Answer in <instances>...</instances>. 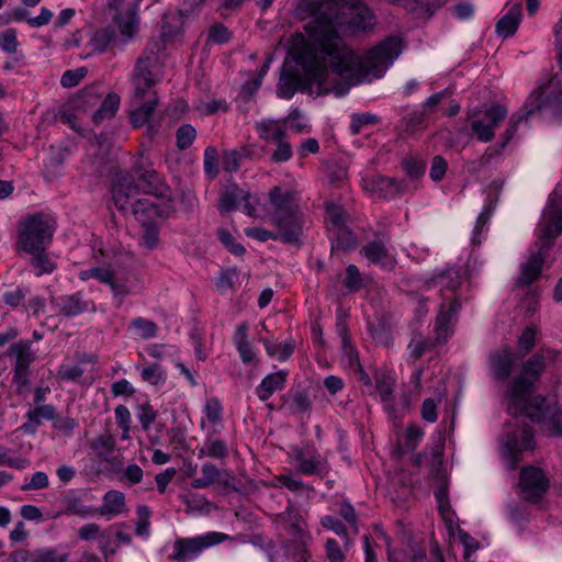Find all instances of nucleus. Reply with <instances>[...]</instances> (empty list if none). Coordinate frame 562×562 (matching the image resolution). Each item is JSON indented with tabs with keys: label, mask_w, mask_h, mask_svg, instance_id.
I'll list each match as a JSON object with an SVG mask.
<instances>
[{
	"label": "nucleus",
	"mask_w": 562,
	"mask_h": 562,
	"mask_svg": "<svg viewBox=\"0 0 562 562\" xmlns=\"http://www.w3.org/2000/svg\"><path fill=\"white\" fill-rule=\"evenodd\" d=\"M401 50V40L387 37L359 58L342 43L334 27L327 24L312 34L310 41L303 43L295 57L304 76L292 71L283 72L277 93L283 99H291L299 90L316 95L334 92L341 97L347 93L348 88L341 85L334 87L327 82L328 65L333 72L340 76H349L356 69H361L366 76L380 78L398 57Z\"/></svg>",
	"instance_id": "nucleus-1"
},
{
	"label": "nucleus",
	"mask_w": 562,
	"mask_h": 562,
	"mask_svg": "<svg viewBox=\"0 0 562 562\" xmlns=\"http://www.w3.org/2000/svg\"><path fill=\"white\" fill-rule=\"evenodd\" d=\"M516 419V429L509 431L502 441V454L505 463L512 470L516 469L524 451L535 448L532 429L524 422L522 417L532 423L542 424L543 431L549 436H562V409L551 405L542 396H535L529 405L512 415Z\"/></svg>",
	"instance_id": "nucleus-2"
},
{
	"label": "nucleus",
	"mask_w": 562,
	"mask_h": 562,
	"mask_svg": "<svg viewBox=\"0 0 562 562\" xmlns=\"http://www.w3.org/2000/svg\"><path fill=\"white\" fill-rule=\"evenodd\" d=\"M530 102L526 104V113H515L512 115L508 127L506 128L503 140L495 147H490L480 158L481 165L490 162L493 156L499 155L505 146L514 137L518 125L527 119L528 115L539 111L542 114L558 116L562 113V87L558 76L552 77L549 82L540 87L537 92L530 97Z\"/></svg>",
	"instance_id": "nucleus-3"
},
{
	"label": "nucleus",
	"mask_w": 562,
	"mask_h": 562,
	"mask_svg": "<svg viewBox=\"0 0 562 562\" xmlns=\"http://www.w3.org/2000/svg\"><path fill=\"white\" fill-rule=\"evenodd\" d=\"M560 358V351L551 348H542L530 356L520 368L519 373L513 380L507 391V409L510 415H516L525 406L529 405L535 396H531L537 382L542 376L547 364L555 363Z\"/></svg>",
	"instance_id": "nucleus-4"
},
{
	"label": "nucleus",
	"mask_w": 562,
	"mask_h": 562,
	"mask_svg": "<svg viewBox=\"0 0 562 562\" xmlns=\"http://www.w3.org/2000/svg\"><path fill=\"white\" fill-rule=\"evenodd\" d=\"M270 218L277 228L279 241L288 245L301 243L305 221L294 194L280 187L269 192Z\"/></svg>",
	"instance_id": "nucleus-5"
},
{
	"label": "nucleus",
	"mask_w": 562,
	"mask_h": 562,
	"mask_svg": "<svg viewBox=\"0 0 562 562\" xmlns=\"http://www.w3.org/2000/svg\"><path fill=\"white\" fill-rule=\"evenodd\" d=\"M164 49L165 43L162 40L151 38L136 59L131 80L134 87V95L139 101L146 99L148 93L156 92L154 87L162 79L165 69Z\"/></svg>",
	"instance_id": "nucleus-6"
},
{
	"label": "nucleus",
	"mask_w": 562,
	"mask_h": 562,
	"mask_svg": "<svg viewBox=\"0 0 562 562\" xmlns=\"http://www.w3.org/2000/svg\"><path fill=\"white\" fill-rule=\"evenodd\" d=\"M461 284V271L451 267L434 273L429 285L438 286L442 296V303L436 317L435 331L438 341H446L452 334V324L460 308L459 300L452 296H446L443 291H454Z\"/></svg>",
	"instance_id": "nucleus-7"
},
{
	"label": "nucleus",
	"mask_w": 562,
	"mask_h": 562,
	"mask_svg": "<svg viewBox=\"0 0 562 562\" xmlns=\"http://www.w3.org/2000/svg\"><path fill=\"white\" fill-rule=\"evenodd\" d=\"M138 180L140 184L135 183L133 176L123 175L117 177L112 188V199L119 211H125L130 199L139 192L158 198L164 196L167 191L166 186L160 181L154 169L138 171Z\"/></svg>",
	"instance_id": "nucleus-8"
},
{
	"label": "nucleus",
	"mask_w": 562,
	"mask_h": 562,
	"mask_svg": "<svg viewBox=\"0 0 562 562\" xmlns=\"http://www.w3.org/2000/svg\"><path fill=\"white\" fill-rule=\"evenodd\" d=\"M55 229L56 223L52 216L43 213L29 215L19 224L18 248L24 252L46 249Z\"/></svg>",
	"instance_id": "nucleus-9"
},
{
	"label": "nucleus",
	"mask_w": 562,
	"mask_h": 562,
	"mask_svg": "<svg viewBox=\"0 0 562 562\" xmlns=\"http://www.w3.org/2000/svg\"><path fill=\"white\" fill-rule=\"evenodd\" d=\"M7 356L13 360L12 383L15 386V392L18 395H24L31 386V364L37 358L36 352L32 349V341L20 339L12 342Z\"/></svg>",
	"instance_id": "nucleus-10"
},
{
	"label": "nucleus",
	"mask_w": 562,
	"mask_h": 562,
	"mask_svg": "<svg viewBox=\"0 0 562 562\" xmlns=\"http://www.w3.org/2000/svg\"><path fill=\"white\" fill-rule=\"evenodd\" d=\"M226 539L221 532H207L192 538H180L173 543V552L170 559L176 562H191L205 549L218 544Z\"/></svg>",
	"instance_id": "nucleus-11"
},
{
	"label": "nucleus",
	"mask_w": 562,
	"mask_h": 562,
	"mask_svg": "<svg viewBox=\"0 0 562 562\" xmlns=\"http://www.w3.org/2000/svg\"><path fill=\"white\" fill-rule=\"evenodd\" d=\"M375 390L380 396L384 409L389 416L393 419H400L403 413L409 407V398L403 394L398 400L395 398L394 387L395 378L390 373L381 372L374 378Z\"/></svg>",
	"instance_id": "nucleus-12"
},
{
	"label": "nucleus",
	"mask_w": 562,
	"mask_h": 562,
	"mask_svg": "<svg viewBox=\"0 0 562 562\" xmlns=\"http://www.w3.org/2000/svg\"><path fill=\"white\" fill-rule=\"evenodd\" d=\"M290 458L302 475H317L323 479L329 473L327 460L314 448L294 447Z\"/></svg>",
	"instance_id": "nucleus-13"
},
{
	"label": "nucleus",
	"mask_w": 562,
	"mask_h": 562,
	"mask_svg": "<svg viewBox=\"0 0 562 562\" xmlns=\"http://www.w3.org/2000/svg\"><path fill=\"white\" fill-rule=\"evenodd\" d=\"M507 116V109L501 104H493L474 117L471 128L481 142H490L494 137V131L499 127Z\"/></svg>",
	"instance_id": "nucleus-14"
},
{
	"label": "nucleus",
	"mask_w": 562,
	"mask_h": 562,
	"mask_svg": "<svg viewBox=\"0 0 562 562\" xmlns=\"http://www.w3.org/2000/svg\"><path fill=\"white\" fill-rule=\"evenodd\" d=\"M519 486L522 497L528 502H538L547 493L549 479L544 472L536 467L522 468L519 475Z\"/></svg>",
	"instance_id": "nucleus-15"
},
{
	"label": "nucleus",
	"mask_w": 562,
	"mask_h": 562,
	"mask_svg": "<svg viewBox=\"0 0 562 562\" xmlns=\"http://www.w3.org/2000/svg\"><path fill=\"white\" fill-rule=\"evenodd\" d=\"M362 188L370 195L382 199H393L403 191L401 181L373 172L362 177Z\"/></svg>",
	"instance_id": "nucleus-16"
},
{
	"label": "nucleus",
	"mask_w": 562,
	"mask_h": 562,
	"mask_svg": "<svg viewBox=\"0 0 562 562\" xmlns=\"http://www.w3.org/2000/svg\"><path fill=\"white\" fill-rule=\"evenodd\" d=\"M360 255L368 260L370 265L378 266L384 270H393L396 265V258L391 252L390 247L383 239H374L362 246Z\"/></svg>",
	"instance_id": "nucleus-17"
},
{
	"label": "nucleus",
	"mask_w": 562,
	"mask_h": 562,
	"mask_svg": "<svg viewBox=\"0 0 562 562\" xmlns=\"http://www.w3.org/2000/svg\"><path fill=\"white\" fill-rule=\"evenodd\" d=\"M547 222L540 229L542 247L549 248L553 240L562 234V209H558L555 194L550 196V203L546 211Z\"/></svg>",
	"instance_id": "nucleus-18"
},
{
	"label": "nucleus",
	"mask_w": 562,
	"mask_h": 562,
	"mask_svg": "<svg viewBox=\"0 0 562 562\" xmlns=\"http://www.w3.org/2000/svg\"><path fill=\"white\" fill-rule=\"evenodd\" d=\"M95 514L108 520L127 512L125 495L121 491L110 490L102 497L100 507H94Z\"/></svg>",
	"instance_id": "nucleus-19"
},
{
	"label": "nucleus",
	"mask_w": 562,
	"mask_h": 562,
	"mask_svg": "<svg viewBox=\"0 0 562 562\" xmlns=\"http://www.w3.org/2000/svg\"><path fill=\"white\" fill-rule=\"evenodd\" d=\"M132 212L140 224H146L165 216L166 207L151 198H140L132 205Z\"/></svg>",
	"instance_id": "nucleus-20"
},
{
	"label": "nucleus",
	"mask_w": 562,
	"mask_h": 562,
	"mask_svg": "<svg viewBox=\"0 0 562 562\" xmlns=\"http://www.w3.org/2000/svg\"><path fill=\"white\" fill-rule=\"evenodd\" d=\"M515 361V355L509 348L492 353L490 366L493 376L499 381L507 380L513 371Z\"/></svg>",
	"instance_id": "nucleus-21"
},
{
	"label": "nucleus",
	"mask_w": 562,
	"mask_h": 562,
	"mask_svg": "<svg viewBox=\"0 0 562 562\" xmlns=\"http://www.w3.org/2000/svg\"><path fill=\"white\" fill-rule=\"evenodd\" d=\"M286 378L288 372L284 370L267 374L256 387V395L262 402L268 401L273 393L284 389Z\"/></svg>",
	"instance_id": "nucleus-22"
},
{
	"label": "nucleus",
	"mask_w": 562,
	"mask_h": 562,
	"mask_svg": "<svg viewBox=\"0 0 562 562\" xmlns=\"http://www.w3.org/2000/svg\"><path fill=\"white\" fill-rule=\"evenodd\" d=\"M507 5H510L507 13L496 24V33L504 38L516 33L521 20V4L519 2L510 4V1H508Z\"/></svg>",
	"instance_id": "nucleus-23"
},
{
	"label": "nucleus",
	"mask_w": 562,
	"mask_h": 562,
	"mask_svg": "<svg viewBox=\"0 0 562 562\" xmlns=\"http://www.w3.org/2000/svg\"><path fill=\"white\" fill-rule=\"evenodd\" d=\"M348 4L350 15L348 25L353 32L366 31L374 24L373 14L366 4L362 2Z\"/></svg>",
	"instance_id": "nucleus-24"
},
{
	"label": "nucleus",
	"mask_w": 562,
	"mask_h": 562,
	"mask_svg": "<svg viewBox=\"0 0 562 562\" xmlns=\"http://www.w3.org/2000/svg\"><path fill=\"white\" fill-rule=\"evenodd\" d=\"M283 398V405L291 415L304 416L310 415L312 411V401L308 393L304 390H291Z\"/></svg>",
	"instance_id": "nucleus-25"
},
{
	"label": "nucleus",
	"mask_w": 562,
	"mask_h": 562,
	"mask_svg": "<svg viewBox=\"0 0 562 562\" xmlns=\"http://www.w3.org/2000/svg\"><path fill=\"white\" fill-rule=\"evenodd\" d=\"M148 99L145 100L131 112V122L134 127H140L149 122L158 104V97L156 92L148 93Z\"/></svg>",
	"instance_id": "nucleus-26"
},
{
	"label": "nucleus",
	"mask_w": 562,
	"mask_h": 562,
	"mask_svg": "<svg viewBox=\"0 0 562 562\" xmlns=\"http://www.w3.org/2000/svg\"><path fill=\"white\" fill-rule=\"evenodd\" d=\"M256 131L259 137L267 144L280 140L288 135L283 124L276 120H263L257 123Z\"/></svg>",
	"instance_id": "nucleus-27"
},
{
	"label": "nucleus",
	"mask_w": 562,
	"mask_h": 562,
	"mask_svg": "<svg viewBox=\"0 0 562 562\" xmlns=\"http://www.w3.org/2000/svg\"><path fill=\"white\" fill-rule=\"evenodd\" d=\"M58 311L65 316H76L88 310L89 303L82 299L81 293H74L58 299Z\"/></svg>",
	"instance_id": "nucleus-28"
},
{
	"label": "nucleus",
	"mask_w": 562,
	"mask_h": 562,
	"mask_svg": "<svg viewBox=\"0 0 562 562\" xmlns=\"http://www.w3.org/2000/svg\"><path fill=\"white\" fill-rule=\"evenodd\" d=\"M248 325L241 323L237 326L234 333V344L244 363H251L256 356L248 341Z\"/></svg>",
	"instance_id": "nucleus-29"
},
{
	"label": "nucleus",
	"mask_w": 562,
	"mask_h": 562,
	"mask_svg": "<svg viewBox=\"0 0 562 562\" xmlns=\"http://www.w3.org/2000/svg\"><path fill=\"white\" fill-rule=\"evenodd\" d=\"M121 34L125 37V42L130 41L138 32L137 11H117L114 16Z\"/></svg>",
	"instance_id": "nucleus-30"
},
{
	"label": "nucleus",
	"mask_w": 562,
	"mask_h": 562,
	"mask_svg": "<svg viewBox=\"0 0 562 562\" xmlns=\"http://www.w3.org/2000/svg\"><path fill=\"white\" fill-rule=\"evenodd\" d=\"M543 255L541 251L532 254L526 263L522 265L519 282L528 285L537 280L541 272Z\"/></svg>",
	"instance_id": "nucleus-31"
},
{
	"label": "nucleus",
	"mask_w": 562,
	"mask_h": 562,
	"mask_svg": "<svg viewBox=\"0 0 562 562\" xmlns=\"http://www.w3.org/2000/svg\"><path fill=\"white\" fill-rule=\"evenodd\" d=\"M63 504L65 506V515H76L80 517L95 515L94 507L85 505L81 498L72 492L64 496Z\"/></svg>",
	"instance_id": "nucleus-32"
},
{
	"label": "nucleus",
	"mask_w": 562,
	"mask_h": 562,
	"mask_svg": "<svg viewBox=\"0 0 562 562\" xmlns=\"http://www.w3.org/2000/svg\"><path fill=\"white\" fill-rule=\"evenodd\" d=\"M120 106V97L116 93H109L102 101L100 108L94 112L92 119L95 124L115 116Z\"/></svg>",
	"instance_id": "nucleus-33"
},
{
	"label": "nucleus",
	"mask_w": 562,
	"mask_h": 562,
	"mask_svg": "<svg viewBox=\"0 0 562 562\" xmlns=\"http://www.w3.org/2000/svg\"><path fill=\"white\" fill-rule=\"evenodd\" d=\"M130 330L139 339H150L157 336L158 326L155 322L144 317H136L130 324Z\"/></svg>",
	"instance_id": "nucleus-34"
},
{
	"label": "nucleus",
	"mask_w": 562,
	"mask_h": 562,
	"mask_svg": "<svg viewBox=\"0 0 562 562\" xmlns=\"http://www.w3.org/2000/svg\"><path fill=\"white\" fill-rule=\"evenodd\" d=\"M27 254L31 255V265L37 277L52 273L56 269V263L49 258L46 249Z\"/></svg>",
	"instance_id": "nucleus-35"
},
{
	"label": "nucleus",
	"mask_w": 562,
	"mask_h": 562,
	"mask_svg": "<svg viewBox=\"0 0 562 562\" xmlns=\"http://www.w3.org/2000/svg\"><path fill=\"white\" fill-rule=\"evenodd\" d=\"M26 418L30 424H25L23 427L29 429L30 426H40L43 419L54 420L55 419V407L53 405L44 404L36 405L34 408L26 413Z\"/></svg>",
	"instance_id": "nucleus-36"
},
{
	"label": "nucleus",
	"mask_w": 562,
	"mask_h": 562,
	"mask_svg": "<svg viewBox=\"0 0 562 562\" xmlns=\"http://www.w3.org/2000/svg\"><path fill=\"white\" fill-rule=\"evenodd\" d=\"M202 476L191 482L193 488H206L220 480V470L213 463L206 462L201 468Z\"/></svg>",
	"instance_id": "nucleus-37"
},
{
	"label": "nucleus",
	"mask_w": 562,
	"mask_h": 562,
	"mask_svg": "<svg viewBox=\"0 0 562 562\" xmlns=\"http://www.w3.org/2000/svg\"><path fill=\"white\" fill-rule=\"evenodd\" d=\"M115 40V31L111 27H104L97 30L91 40L90 44L94 52L103 53Z\"/></svg>",
	"instance_id": "nucleus-38"
},
{
	"label": "nucleus",
	"mask_w": 562,
	"mask_h": 562,
	"mask_svg": "<svg viewBox=\"0 0 562 562\" xmlns=\"http://www.w3.org/2000/svg\"><path fill=\"white\" fill-rule=\"evenodd\" d=\"M247 193L244 191L233 188L222 193L218 202V210L222 213H229L237 207V203L240 199H246Z\"/></svg>",
	"instance_id": "nucleus-39"
},
{
	"label": "nucleus",
	"mask_w": 562,
	"mask_h": 562,
	"mask_svg": "<svg viewBox=\"0 0 562 562\" xmlns=\"http://www.w3.org/2000/svg\"><path fill=\"white\" fill-rule=\"evenodd\" d=\"M329 235L337 249L349 250L357 244L356 236L346 226L330 232Z\"/></svg>",
	"instance_id": "nucleus-40"
},
{
	"label": "nucleus",
	"mask_w": 562,
	"mask_h": 562,
	"mask_svg": "<svg viewBox=\"0 0 562 562\" xmlns=\"http://www.w3.org/2000/svg\"><path fill=\"white\" fill-rule=\"evenodd\" d=\"M90 448L99 458L106 459L115 448V439L110 434L100 435L90 442Z\"/></svg>",
	"instance_id": "nucleus-41"
},
{
	"label": "nucleus",
	"mask_w": 562,
	"mask_h": 562,
	"mask_svg": "<svg viewBox=\"0 0 562 562\" xmlns=\"http://www.w3.org/2000/svg\"><path fill=\"white\" fill-rule=\"evenodd\" d=\"M143 381L154 385L161 386L166 382L165 371L158 363H151L143 367L139 371Z\"/></svg>",
	"instance_id": "nucleus-42"
},
{
	"label": "nucleus",
	"mask_w": 562,
	"mask_h": 562,
	"mask_svg": "<svg viewBox=\"0 0 562 562\" xmlns=\"http://www.w3.org/2000/svg\"><path fill=\"white\" fill-rule=\"evenodd\" d=\"M376 537L384 541L389 562H407L408 555L406 551L392 548L390 536L380 527H375Z\"/></svg>",
	"instance_id": "nucleus-43"
},
{
	"label": "nucleus",
	"mask_w": 562,
	"mask_h": 562,
	"mask_svg": "<svg viewBox=\"0 0 562 562\" xmlns=\"http://www.w3.org/2000/svg\"><path fill=\"white\" fill-rule=\"evenodd\" d=\"M67 552L58 553L56 549L43 548L32 552L31 562H67Z\"/></svg>",
	"instance_id": "nucleus-44"
},
{
	"label": "nucleus",
	"mask_w": 562,
	"mask_h": 562,
	"mask_svg": "<svg viewBox=\"0 0 562 562\" xmlns=\"http://www.w3.org/2000/svg\"><path fill=\"white\" fill-rule=\"evenodd\" d=\"M493 207L491 204L484 205L483 210L479 214L472 234V244L481 245V234L486 229L487 223L492 216Z\"/></svg>",
	"instance_id": "nucleus-45"
},
{
	"label": "nucleus",
	"mask_w": 562,
	"mask_h": 562,
	"mask_svg": "<svg viewBox=\"0 0 562 562\" xmlns=\"http://www.w3.org/2000/svg\"><path fill=\"white\" fill-rule=\"evenodd\" d=\"M196 138V130L191 124H182L176 132V145L178 149H188Z\"/></svg>",
	"instance_id": "nucleus-46"
},
{
	"label": "nucleus",
	"mask_w": 562,
	"mask_h": 562,
	"mask_svg": "<svg viewBox=\"0 0 562 562\" xmlns=\"http://www.w3.org/2000/svg\"><path fill=\"white\" fill-rule=\"evenodd\" d=\"M379 122L380 119L372 113H355L351 115L349 128L352 135H358L364 126L374 125Z\"/></svg>",
	"instance_id": "nucleus-47"
},
{
	"label": "nucleus",
	"mask_w": 562,
	"mask_h": 562,
	"mask_svg": "<svg viewBox=\"0 0 562 562\" xmlns=\"http://www.w3.org/2000/svg\"><path fill=\"white\" fill-rule=\"evenodd\" d=\"M245 149H228L222 154V166L227 172H235L239 169Z\"/></svg>",
	"instance_id": "nucleus-48"
},
{
	"label": "nucleus",
	"mask_w": 562,
	"mask_h": 562,
	"mask_svg": "<svg viewBox=\"0 0 562 562\" xmlns=\"http://www.w3.org/2000/svg\"><path fill=\"white\" fill-rule=\"evenodd\" d=\"M217 162H218L217 149L213 146L206 147L204 150V156H203V168H204L205 175L210 179H214L218 175Z\"/></svg>",
	"instance_id": "nucleus-49"
},
{
	"label": "nucleus",
	"mask_w": 562,
	"mask_h": 562,
	"mask_svg": "<svg viewBox=\"0 0 562 562\" xmlns=\"http://www.w3.org/2000/svg\"><path fill=\"white\" fill-rule=\"evenodd\" d=\"M157 416L158 412L150 404L144 403L137 406V419L143 430H149Z\"/></svg>",
	"instance_id": "nucleus-50"
},
{
	"label": "nucleus",
	"mask_w": 562,
	"mask_h": 562,
	"mask_svg": "<svg viewBox=\"0 0 562 562\" xmlns=\"http://www.w3.org/2000/svg\"><path fill=\"white\" fill-rule=\"evenodd\" d=\"M277 145L276 149L271 155V161L276 164L285 162L293 156L292 146L288 140V135L280 140L273 143Z\"/></svg>",
	"instance_id": "nucleus-51"
},
{
	"label": "nucleus",
	"mask_w": 562,
	"mask_h": 562,
	"mask_svg": "<svg viewBox=\"0 0 562 562\" xmlns=\"http://www.w3.org/2000/svg\"><path fill=\"white\" fill-rule=\"evenodd\" d=\"M326 221L329 225V233L345 225L344 210L335 204L326 205Z\"/></svg>",
	"instance_id": "nucleus-52"
},
{
	"label": "nucleus",
	"mask_w": 562,
	"mask_h": 562,
	"mask_svg": "<svg viewBox=\"0 0 562 562\" xmlns=\"http://www.w3.org/2000/svg\"><path fill=\"white\" fill-rule=\"evenodd\" d=\"M231 37L232 33L227 26L223 23H215L209 30L207 42L221 45L227 43Z\"/></svg>",
	"instance_id": "nucleus-53"
},
{
	"label": "nucleus",
	"mask_w": 562,
	"mask_h": 562,
	"mask_svg": "<svg viewBox=\"0 0 562 562\" xmlns=\"http://www.w3.org/2000/svg\"><path fill=\"white\" fill-rule=\"evenodd\" d=\"M143 233L140 244L147 249H154L159 241V228L151 223L142 224Z\"/></svg>",
	"instance_id": "nucleus-54"
},
{
	"label": "nucleus",
	"mask_w": 562,
	"mask_h": 562,
	"mask_svg": "<svg viewBox=\"0 0 562 562\" xmlns=\"http://www.w3.org/2000/svg\"><path fill=\"white\" fill-rule=\"evenodd\" d=\"M78 278L81 281H88L93 278L97 279L100 283L104 284L111 281V270L106 268L94 267L79 271Z\"/></svg>",
	"instance_id": "nucleus-55"
},
{
	"label": "nucleus",
	"mask_w": 562,
	"mask_h": 562,
	"mask_svg": "<svg viewBox=\"0 0 562 562\" xmlns=\"http://www.w3.org/2000/svg\"><path fill=\"white\" fill-rule=\"evenodd\" d=\"M265 347L269 356L277 357L280 361H285L294 351V347L288 342L277 345L272 341L266 340Z\"/></svg>",
	"instance_id": "nucleus-56"
},
{
	"label": "nucleus",
	"mask_w": 562,
	"mask_h": 562,
	"mask_svg": "<svg viewBox=\"0 0 562 562\" xmlns=\"http://www.w3.org/2000/svg\"><path fill=\"white\" fill-rule=\"evenodd\" d=\"M344 284L350 292H357L363 286L360 270L356 265L347 266Z\"/></svg>",
	"instance_id": "nucleus-57"
},
{
	"label": "nucleus",
	"mask_w": 562,
	"mask_h": 562,
	"mask_svg": "<svg viewBox=\"0 0 562 562\" xmlns=\"http://www.w3.org/2000/svg\"><path fill=\"white\" fill-rule=\"evenodd\" d=\"M217 238L233 254L236 256H243L246 252L245 247L241 244L235 243L234 237L232 234L225 229L220 228L217 229Z\"/></svg>",
	"instance_id": "nucleus-58"
},
{
	"label": "nucleus",
	"mask_w": 562,
	"mask_h": 562,
	"mask_svg": "<svg viewBox=\"0 0 562 562\" xmlns=\"http://www.w3.org/2000/svg\"><path fill=\"white\" fill-rule=\"evenodd\" d=\"M537 329L527 327L518 338V347L521 356L527 355L536 345Z\"/></svg>",
	"instance_id": "nucleus-59"
},
{
	"label": "nucleus",
	"mask_w": 562,
	"mask_h": 562,
	"mask_svg": "<svg viewBox=\"0 0 562 562\" xmlns=\"http://www.w3.org/2000/svg\"><path fill=\"white\" fill-rule=\"evenodd\" d=\"M321 525L328 530L334 531L337 536L346 538L349 541V536L346 526L338 518L331 515H325L321 518Z\"/></svg>",
	"instance_id": "nucleus-60"
},
{
	"label": "nucleus",
	"mask_w": 562,
	"mask_h": 562,
	"mask_svg": "<svg viewBox=\"0 0 562 562\" xmlns=\"http://www.w3.org/2000/svg\"><path fill=\"white\" fill-rule=\"evenodd\" d=\"M16 30L7 29L0 33V48L7 53L13 54L19 46Z\"/></svg>",
	"instance_id": "nucleus-61"
},
{
	"label": "nucleus",
	"mask_w": 562,
	"mask_h": 562,
	"mask_svg": "<svg viewBox=\"0 0 562 562\" xmlns=\"http://www.w3.org/2000/svg\"><path fill=\"white\" fill-rule=\"evenodd\" d=\"M207 457L214 459H224L228 454V448L224 440L221 439H207L205 441Z\"/></svg>",
	"instance_id": "nucleus-62"
},
{
	"label": "nucleus",
	"mask_w": 562,
	"mask_h": 562,
	"mask_svg": "<svg viewBox=\"0 0 562 562\" xmlns=\"http://www.w3.org/2000/svg\"><path fill=\"white\" fill-rule=\"evenodd\" d=\"M87 75V69L85 67H80L72 70H67L63 74L60 78V85L65 88H72L77 86L81 79Z\"/></svg>",
	"instance_id": "nucleus-63"
},
{
	"label": "nucleus",
	"mask_w": 562,
	"mask_h": 562,
	"mask_svg": "<svg viewBox=\"0 0 562 562\" xmlns=\"http://www.w3.org/2000/svg\"><path fill=\"white\" fill-rule=\"evenodd\" d=\"M326 558L329 562H345L346 555L337 540L328 538L325 543Z\"/></svg>",
	"instance_id": "nucleus-64"
}]
</instances>
